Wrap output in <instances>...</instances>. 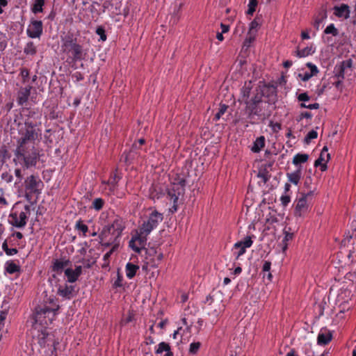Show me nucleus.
Listing matches in <instances>:
<instances>
[{"label": "nucleus", "instance_id": "nucleus-64", "mask_svg": "<svg viewBox=\"0 0 356 356\" xmlns=\"http://www.w3.org/2000/svg\"><path fill=\"white\" fill-rule=\"evenodd\" d=\"M304 349H305V356H314V352L311 349L310 346L305 345Z\"/></svg>", "mask_w": 356, "mask_h": 356}, {"label": "nucleus", "instance_id": "nucleus-11", "mask_svg": "<svg viewBox=\"0 0 356 356\" xmlns=\"http://www.w3.org/2000/svg\"><path fill=\"white\" fill-rule=\"evenodd\" d=\"M43 24L40 20L31 19L26 29V34L31 38H39L42 34Z\"/></svg>", "mask_w": 356, "mask_h": 356}, {"label": "nucleus", "instance_id": "nucleus-9", "mask_svg": "<svg viewBox=\"0 0 356 356\" xmlns=\"http://www.w3.org/2000/svg\"><path fill=\"white\" fill-rule=\"evenodd\" d=\"M149 234H142L139 231L135 236L132 237L129 241V246L134 251L140 253L143 249H145L147 243V236Z\"/></svg>", "mask_w": 356, "mask_h": 356}, {"label": "nucleus", "instance_id": "nucleus-59", "mask_svg": "<svg viewBox=\"0 0 356 356\" xmlns=\"http://www.w3.org/2000/svg\"><path fill=\"white\" fill-rule=\"evenodd\" d=\"M269 127H271L272 130L274 132H277L282 129V125L279 122H273V121H270L269 123Z\"/></svg>", "mask_w": 356, "mask_h": 356}, {"label": "nucleus", "instance_id": "nucleus-62", "mask_svg": "<svg viewBox=\"0 0 356 356\" xmlns=\"http://www.w3.org/2000/svg\"><path fill=\"white\" fill-rule=\"evenodd\" d=\"M280 201L284 207H286L291 202V197L289 195H285L280 197Z\"/></svg>", "mask_w": 356, "mask_h": 356}, {"label": "nucleus", "instance_id": "nucleus-28", "mask_svg": "<svg viewBox=\"0 0 356 356\" xmlns=\"http://www.w3.org/2000/svg\"><path fill=\"white\" fill-rule=\"evenodd\" d=\"M264 97L261 91L257 87L255 90L254 97L251 99H245V104L254 103V104H262V97Z\"/></svg>", "mask_w": 356, "mask_h": 356}, {"label": "nucleus", "instance_id": "nucleus-30", "mask_svg": "<svg viewBox=\"0 0 356 356\" xmlns=\"http://www.w3.org/2000/svg\"><path fill=\"white\" fill-rule=\"evenodd\" d=\"M252 88V83L251 81L245 82L244 86L242 87L241 93L242 95V99L244 102L245 99H248Z\"/></svg>", "mask_w": 356, "mask_h": 356}, {"label": "nucleus", "instance_id": "nucleus-25", "mask_svg": "<svg viewBox=\"0 0 356 356\" xmlns=\"http://www.w3.org/2000/svg\"><path fill=\"white\" fill-rule=\"evenodd\" d=\"M139 270L138 265L134 264L133 263L128 262L125 266L126 275L129 279H132Z\"/></svg>", "mask_w": 356, "mask_h": 356}, {"label": "nucleus", "instance_id": "nucleus-19", "mask_svg": "<svg viewBox=\"0 0 356 356\" xmlns=\"http://www.w3.org/2000/svg\"><path fill=\"white\" fill-rule=\"evenodd\" d=\"M334 14L338 17L348 19L350 17L349 6L347 4H341L340 6L334 7Z\"/></svg>", "mask_w": 356, "mask_h": 356}, {"label": "nucleus", "instance_id": "nucleus-24", "mask_svg": "<svg viewBox=\"0 0 356 356\" xmlns=\"http://www.w3.org/2000/svg\"><path fill=\"white\" fill-rule=\"evenodd\" d=\"M266 139L264 136L258 137L253 143L251 150L254 153L259 152L264 147Z\"/></svg>", "mask_w": 356, "mask_h": 356}, {"label": "nucleus", "instance_id": "nucleus-33", "mask_svg": "<svg viewBox=\"0 0 356 356\" xmlns=\"http://www.w3.org/2000/svg\"><path fill=\"white\" fill-rule=\"evenodd\" d=\"M252 243L253 241L252 240V236H247L246 237L244 238L243 240L236 242L234 244V248L235 249H238V247L242 245L243 246V248H248L252 245Z\"/></svg>", "mask_w": 356, "mask_h": 356}, {"label": "nucleus", "instance_id": "nucleus-42", "mask_svg": "<svg viewBox=\"0 0 356 356\" xmlns=\"http://www.w3.org/2000/svg\"><path fill=\"white\" fill-rule=\"evenodd\" d=\"M261 24L259 21V17H257L254 20H252L250 24L249 28V33L253 34L257 33V29L259 28Z\"/></svg>", "mask_w": 356, "mask_h": 356}, {"label": "nucleus", "instance_id": "nucleus-2", "mask_svg": "<svg viewBox=\"0 0 356 356\" xmlns=\"http://www.w3.org/2000/svg\"><path fill=\"white\" fill-rule=\"evenodd\" d=\"M58 309L59 305L49 307L46 305L35 308L33 315V327L38 331V342L41 347L46 346L47 339L49 336L47 328L54 320Z\"/></svg>", "mask_w": 356, "mask_h": 356}, {"label": "nucleus", "instance_id": "nucleus-57", "mask_svg": "<svg viewBox=\"0 0 356 356\" xmlns=\"http://www.w3.org/2000/svg\"><path fill=\"white\" fill-rule=\"evenodd\" d=\"M113 245H114L113 246V248L104 255L103 259L104 261H108L109 260V258L111 257V254L118 246V243H114Z\"/></svg>", "mask_w": 356, "mask_h": 356}, {"label": "nucleus", "instance_id": "nucleus-52", "mask_svg": "<svg viewBox=\"0 0 356 356\" xmlns=\"http://www.w3.org/2000/svg\"><path fill=\"white\" fill-rule=\"evenodd\" d=\"M96 33L99 35L101 40L106 41V34L105 32V29L102 26H98L96 29Z\"/></svg>", "mask_w": 356, "mask_h": 356}, {"label": "nucleus", "instance_id": "nucleus-49", "mask_svg": "<svg viewBox=\"0 0 356 356\" xmlns=\"http://www.w3.org/2000/svg\"><path fill=\"white\" fill-rule=\"evenodd\" d=\"M227 108L228 106L225 104L220 105V107L217 113L215 115L213 120L216 121L219 120L221 116L226 112Z\"/></svg>", "mask_w": 356, "mask_h": 356}, {"label": "nucleus", "instance_id": "nucleus-5", "mask_svg": "<svg viewBox=\"0 0 356 356\" xmlns=\"http://www.w3.org/2000/svg\"><path fill=\"white\" fill-rule=\"evenodd\" d=\"M313 192L309 191L307 193H301L299 197H297L295 203L294 214L296 216H305L309 209V201L312 200Z\"/></svg>", "mask_w": 356, "mask_h": 356}, {"label": "nucleus", "instance_id": "nucleus-38", "mask_svg": "<svg viewBox=\"0 0 356 356\" xmlns=\"http://www.w3.org/2000/svg\"><path fill=\"white\" fill-rule=\"evenodd\" d=\"M105 204V201L101 197L95 198L93 200L91 208L96 211H100Z\"/></svg>", "mask_w": 356, "mask_h": 356}, {"label": "nucleus", "instance_id": "nucleus-4", "mask_svg": "<svg viewBox=\"0 0 356 356\" xmlns=\"http://www.w3.org/2000/svg\"><path fill=\"white\" fill-rule=\"evenodd\" d=\"M149 213L144 216L143 223L139 227L142 234H149L163 220V214L156 209L149 208Z\"/></svg>", "mask_w": 356, "mask_h": 356}, {"label": "nucleus", "instance_id": "nucleus-21", "mask_svg": "<svg viewBox=\"0 0 356 356\" xmlns=\"http://www.w3.org/2000/svg\"><path fill=\"white\" fill-rule=\"evenodd\" d=\"M332 334L330 332L321 330L317 337V342L319 345H327L332 340Z\"/></svg>", "mask_w": 356, "mask_h": 356}, {"label": "nucleus", "instance_id": "nucleus-15", "mask_svg": "<svg viewBox=\"0 0 356 356\" xmlns=\"http://www.w3.org/2000/svg\"><path fill=\"white\" fill-rule=\"evenodd\" d=\"M186 180L184 177L177 175L172 182V186L168 191H172V193L181 195L185 191Z\"/></svg>", "mask_w": 356, "mask_h": 356}, {"label": "nucleus", "instance_id": "nucleus-35", "mask_svg": "<svg viewBox=\"0 0 356 356\" xmlns=\"http://www.w3.org/2000/svg\"><path fill=\"white\" fill-rule=\"evenodd\" d=\"M284 236L282 241V243H283V250L284 251L287 248V242L289 241H291L293 238V234L291 232V228H284Z\"/></svg>", "mask_w": 356, "mask_h": 356}, {"label": "nucleus", "instance_id": "nucleus-63", "mask_svg": "<svg viewBox=\"0 0 356 356\" xmlns=\"http://www.w3.org/2000/svg\"><path fill=\"white\" fill-rule=\"evenodd\" d=\"M271 263L268 261H265L263 266H262V271L264 273L269 272L270 270Z\"/></svg>", "mask_w": 356, "mask_h": 356}, {"label": "nucleus", "instance_id": "nucleus-17", "mask_svg": "<svg viewBox=\"0 0 356 356\" xmlns=\"http://www.w3.org/2000/svg\"><path fill=\"white\" fill-rule=\"evenodd\" d=\"M74 292V286L72 285L65 284L64 286H60L58 289V293L66 298L71 299L73 296V293Z\"/></svg>", "mask_w": 356, "mask_h": 356}, {"label": "nucleus", "instance_id": "nucleus-50", "mask_svg": "<svg viewBox=\"0 0 356 356\" xmlns=\"http://www.w3.org/2000/svg\"><path fill=\"white\" fill-rule=\"evenodd\" d=\"M306 66L310 70L309 73L312 76H316L318 74L319 70L316 65H314V63L308 62L306 63Z\"/></svg>", "mask_w": 356, "mask_h": 356}, {"label": "nucleus", "instance_id": "nucleus-46", "mask_svg": "<svg viewBox=\"0 0 356 356\" xmlns=\"http://www.w3.org/2000/svg\"><path fill=\"white\" fill-rule=\"evenodd\" d=\"M257 4L258 0H250L248 5V9L246 12L247 15H252L256 10Z\"/></svg>", "mask_w": 356, "mask_h": 356}, {"label": "nucleus", "instance_id": "nucleus-27", "mask_svg": "<svg viewBox=\"0 0 356 356\" xmlns=\"http://www.w3.org/2000/svg\"><path fill=\"white\" fill-rule=\"evenodd\" d=\"M286 176L289 181L294 185H298L301 178V169L299 168L296 171L287 173Z\"/></svg>", "mask_w": 356, "mask_h": 356}, {"label": "nucleus", "instance_id": "nucleus-23", "mask_svg": "<svg viewBox=\"0 0 356 356\" xmlns=\"http://www.w3.org/2000/svg\"><path fill=\"white\" fill-rule=\"evenodd\" d=\"M141 146H140L138 143H134L133 145H132V148H131V150L127 153V154H125L124 153L122 155V158L121 159L122 160H124V161L127 163V164H130L132 163V160L134 159V149H140Z\"/></svg>", "mask_w": 356, "mask_h": 356}, {"label": "nucleus", "instance_id": "nucleus-61", "mask_svg": "<svg viewBox=\"0 0 356 356\" xmlns=\"http://www.w3.org/2000/svg\"><path fill=\"white\" fill-rule=\"evenodd\" d=\"M340 67L341 72H343L346 68H350L352 67V60L349 59L343 61Z\"/></svg>", "mask_w": 356, "mask_h": 356}, {"label": "nucleus", "instance_id": "nucleus-29", "mask_svg": "<svg viewBox=\"0 0 356 356\" xmlns=\"http://www.w3.org/2000/svg\"><path fill=\"white\" fill-rule=\"evenodd\" d=\"M24 53L26 56H33L37 54V47L33 41L28 42L24 48Z\"/></svg>", "mask_w": 356, "mask_h": 356}, {"label": "nucleus", "instance_id": "nucleus-3", "mask_svg": "<svg viewBox=\"0 0 356 356\" xmlns=\"http://www.w3.org/2000/svg\"><path fill=\"white\" fill-rule=\"evenodd\" d=\"M124 228L125 222L123 219L118 216H113L108 224L104 225L99 234L102 245L109 247L115 243Z\"/></svg>", "mask_w": 356, "mask_h": 356}, {"label": "nucleus", "instance_id": "nucleus-26", "mask_svg": "<svg viewBox=\"0 0 356 356\" xmlns=\"http://www.w3.org/2000/svg\"><path fill=\"white\" fill-rule=\"evenodd\" d=\"M163 195V190L159 186L153 185L149 188V197L154 200H159Z\"/></svg>", "mask_w": 356, "mask_h": 356}, {"label": "nucleus", "instance_id": "nucleus-7", "mask_svg": "<svg viewBox=\"0 0 356 356\" xmlns=\"http://www.w3.org/2000/svg\"><path fill=\"white\" fill-rule=\"evenodd\" d=\"M43 186L44 184L38 175H32L25 180L26 191L31 195H40Z\"/></svg>", "mask_w": 356, "mask_h": 356}, {"label": "nucleus", "instance_id": "nucleus-13", "mask_svg": "<svg viewBox=\"0 0 356 356\" xmlns=\"http://www.w3.org/2000/svg\"><path fill=\"white\" fill-rule=\"evenodd\" d=\"M328 149L327 146H324L320 154L318 159L314 162V166H321V171H325L327 169V163L330 159V154L327 152Z\"/></svg>", "mask_w": 356, "mask_h": 356}, {"label": "nucleus", "instance_id": "nucleus-48", "mask_svg": "<svg viewBox=\"0 0 356 356\" xmlns=\"http://www.w3.org/2000/svg\"><path fill=\"white\" fill-rule=\"evenodd\" d=\"M8 45L6 34L0 31V51H3Z\"/></svg>", "mask_w": 356, "mask_h": 356}, {"label": "nucleus", "instance_id": "nucleus-10", "mask_svg": "<svg viewBox=\"0 0 356 356\" xmlns=\"http://www.w3.org/2000/svg\"><path fill=\"white\" fill-rule=\"evenodd\" d=\"M63 51L70 54V57L74 63L84 60L87 54L86 50L83 49V46L78 43Z\"/></svg>", "mask_w": 356, "mask_h": 356}, {"label": "nucleus", "instance_id": "nucleus-8", "mask_svg": "<svg viewBox=\"0 0 356 356\" xmlns=\"http://www.w3.org/2000/svg\"><path fill=\"white\" fill-rule=\"evenodd\" d=\"M26 211H21L20 213L13 212L9 215V222L13 226L17 228H22L26 226L27 223L28 216L26 213L30 211V207L26 205L24 207Z\"/></svg>", "mask_w": 356, "mask_h": 356}, {"label": "nucleus", "instance_id": "nucleus-20", "mask_svg": "<svg viewBox=\"0 0 356 356\" xmlns=\"http://www.w3.org/2000/svg\"><path fill=\"white\" fill-rule=\"evenodd\" d=\"M327 11L325 8H321L318 10L316 15L314 17L313 26L318 31L321 24L327 18Z\"/></svg>", "mask_w": 356, "mask_h": 356}, {"label": "nucleus", "instance_id": "nucleus-56", "mask_svg": "<svg viewBox=\"0 0 356 356\" xmlns=\"http://www.w3.org/2000/svg\"><path fill=\"white\" fill-rule=\"evenodd\" d=\"M122 282H123V277L120 274V273H118L117 279L113 283V287H115V288L122 287L123 286Z\"/></svg>", "mask_w": 356, "mask_h": 356}, {"label": "nucleus", "instance_id": "nucleus-6", "mask_svg": "<svg viewBox=\"0 0 356 356\" xmlns=\"http://www.w3.org/2000/svg\"><path fill=\"white\" fill-rule=\"evenodd\" d=\"M246 113L252 124L259 121L265 120L269 114H267L262 108L261 104H254V103H248L246 104Z\"/></svg>", "mask_w": 356, "mask_h": 356}, {"label": "nucleus", "instance_id": "nucleus-51", "mask_svg": "<svg viewBox=\"0 0 356 356\" xmlns=\"http://www.w3.org/2000/svg\"><path fill=\"white\" fill-rule=\"evenodd\" d=\"M19 75L22 77V82L25 83L28 81L29 79V70L27 68L22 67L20 69Z\"/></svg>", "mask_w": 356, "mask_h": 356}, {"label": "nucleus", "instance_id": "nucleus-32", "mask_svg": "<svg viewBox=\"0 0 356 356\" xmlns=\"http://www.w3.org/2000/svg\"><path fill=\"white\" fill-rule=\"evenodd\" d=\"M44 3L45 0H35L31 8V12L34 14L42 13Z\"/></svg>", "mask_w": 356, "mask_h": 356}, {"label": "nucleus", "instance_id": "nucleus-60", "mask_svg": "<svg viewBox=\"0 0 356 356\" xmlns=\"http://www.w3.org/2000/svg\"><path fill=\"white\" fill-rule=\"evenodd\" d=\"M0 191L1 193V195H0V209L7 207L8 205V202L7 200L3 196V190L2 188H0Z\"/></svg>", "mask_w": 356, "mask_h": 356}, {"label": "nucleus", "instance_id": "nucleus-45", "mask_svg": "<svg viewBox=\"0 0 356 356\" xmlns=\"http://www.w3.org/2000/svg\"><path fill=\"white\" fill-rule=\"evenodd\" d=\"M325 305L326 302L324 300H322L320 302H316L314 309L316 311L319 316L323 315Z\"/></svg>", "mask_w": 356, "mask_h": 356}, {"label": "nucleus", "instance_id": "nucleus-34", "mask_svg": "<svg viewBox=\"0 0 356 356\" xmlns=\"http://www.w3.org/2000/svg\"><path fill=\"white\" fill-rule=\"evenodd\" d=\"M168 195L169 196L171 201H172L173 205L170 209V211L172 213H175L178 209V200L180 195H178L177 194L172 193V191H168Z\"/></svg>", "mask_w": 356, "mask_h": 356}, {"label": "nucleus", "instance_id": "nucleus-1", "mask_svg": "<svg viewBox=\"0 0 356 356\" xmlns=\"http://www.w3.org/2000/svg\"><path fill=\"white\" fill-rule=\"evenodd\" d=\"M23 122L19 124L17 146L13 161L24 168L35 166L40 158L38 144L42 140V112L38 108H23Z\"/></svg>", "mask_w": 356, "mask_h": 356}, {"label": "nucleus", "instance_id": "nucleus-31", "mask_svg": "<svg viewBox=\"0 0 356 356\" xmlns=\"http://www.w3.org/2000/svg\"><path fill=\"white\" fill-rule=\"evenodd\" d=\"M315 52V48L312 46L306 47L302 49L296 51V56L299 58H305L312 55Z\"/></svg>", "mask_w": 356, "mask_h": 356}, {"label": "nucleus", "instance_id": "nucleus-14", "mask_svg": "<svg viewBox=\"0 0 356 356\" xmlns=\"http://www.w3.org/2000/svg\"><path fill=\"white\" fill-rule=\"evenodd\" d=\"M31 89V86H26L19 88L17 95V102L18 105L24 106L26 104L30 97Z\"/></svg>", "mask_w": 356, "mask_h": 356}, {"label": "nucleus", "instance_id": "nucleus-18", "mask_svg": "<svg viewBox=\"0 0 356 356\" xmlns=\"http://www.w3.org/2000/svg\"><path fill=\"white\" fill-rule=\"evenodd\" d=\"M77 43L76 38H74L73 34L67 33L64 38H62V49L63 51L67 50L68 48L72 47Z\"/></svg>", "mask_w": 356, "mask_h": 356}, {"label": "nucleus", "instance_id": "nucleus-12", "mask_svg": "<svg viewBox=\"0 0 356 356\" xmlns=\"http://www.w3.org/2000/svg\"><path fill=\"white\" fill-rule=\"evenodd\" d=\"M120 177L116 174H112L107 181L103 180L101 182V188L107 195H111L117 188Z\"/></svg>", "mask_w": 356, "mask_h": 356}, {"label": "nucleus", "instance_id": "nucleus-37", "mask_svg": "<svg viewBox=\"0 0 356 356\" xmlns=\"http://www.w3.org/2000/svg\"><path fill=\"white\" fill-rule=\"evenodd\" d=\"M68 261H60L56 259L53 265V271L61 273L63 268L67 265Z\"/></svg>", "mask_w": 356, "mask_h": 356}, {"label": "nucleus", "instance_id": "nucleus-36", "mask_svg": "<svg viewBox=\"0 0 356 356\" xmlns=\"http://www.w3.org/2000/svg\"><path fill=\"white\" fill-rule=\"evenodd\" d=\"M309 155L307 154H297L293 156V163L298 165L301 163H304L307 161Z\"/></svg>", "mask_w": 356, "mask_h": 356}, {"label": "nucleus", "instance_id": "nucleus-55", "mask_svg": "<svg viewBox=\"0 0 356 356\" xmlns=\"http://www.w3.org/2000/svg\"><path fill=\"white\" fill-rule=\"evenodd\" d=\"M1 178L2 180L5 181L6 183H10L13 179V175L8 172H3L1 175Z\"/></svg>", "mask_w": 356, "mask_h": 356}, {"label": "nucleus", "instance_id": "nucleus-53", "mask_svg": "<svg viewBox=\"0 0 356 356\" xmlns=\"http://www.w3.org/2000/svg\"><path fill=\"white\" fill-rule=\"evenodd\" d=\"M297 99L300 102H305L310 100V97L307 92H302L297 95Z\"/></svg>", "mask_w": 356, "mask_h": 356}, {"label": "nucleus", "instance_id": "nucleus-40", "mask_svg": "<svg viewBox=\"0 0 356 356\" xmlns=\"http://www.w3.org/2000/svg\"><path fill=\"white\" fill-rule=\"evenodd\" d=\"M202 343L200 341H193L189 345L188 353L190 355H196Z\"/></svg>", "mask_w": 356, "mask_h": 356}, {"label": "nucleus", "instance_id": "nucleus-22", "mask_svg": "<svg viewBox=\"0 0 356 356\" xmlns=\"http://www.w3.org/2000/svg\"><path fill=\"white\" fill-rule=\"evenodd\" d=\"M163 352H165L163 356H173L170 345L165 342H161L156 350V354L161 355Z\"/></svg>", "mask_w": 356, "mask_h": 356}, {"label": "nucleus", "instance_id": "nucleus-44", "mask_svg": "<svg viewBox=\"0 0 356 356\" xmlns=\"http://www.w3.org/2000/svg\"><path fill=\"white\" fill-rule=\"evenodd\" d=\"M65 275L67 277V281L70 283H73L78 280V276L75 274L74 271H73L71 268H67L65 270Z\"/></svg>", "mask_w": 356, "mask_h": 356}, {"label": "nucleus", "instance_id": "nucleus-58", "mask_svg": "<svg viewBox=\"0 0 356 356\" xmlns=\"http://www.w3.org/2000/svg\"><path fill=\"white\" fill-rule=\"evenodd\" d=\"M297 77L300 79L302 81L305 82L309 80L312 77V76L309 72H306L303 74L299 73Z\"/></svg>", "mask_w": 356, "mask_h": 356}, {"label": "nucleus", "instance_id": "nucleus-47", "mask_svg": "<svg viewBox=\"0 0 356 356\" xmlns=\"http://www.w3.org/2000/svg\"><path fill=\"white\" fill-rule=\"evenodd\" d=\"M325 34H331L333 36H337L339 35V31L335 27L334 24H329L324 30Z\"/></svg>", "mask_w": 356, "mask_h": 356}, {"label": "nucleus", "instance_id": "nucleus-54", "mask_svg": "<svg viewBox=\"0 0 356 356\" xmlns=\"http://www.w3.org/2000/svg\"><path fill=\"white\" fill-rule=\"evenodd\" d=\"M318 136V133L315 130H312L308 132L305 137V141L309 143L311 140L316 138Z\"/></svg>", "mask_w": 356, "mask_h": 356}, {"label": "nucleus", "instance_id": "nucleus-41", "mask_svg": "<svg viewBox=\"0 0 356 356\" xmlns=\"http://www.w3.org/2000/svg\"><path fill=\"white\" fill-rule=\"evenodd\" d=\"M75 229L82 232L83 236H86V233L88 231V227L85 225L81 220L76 221L75 225Z\"/></svg>", "mask_w": 356, "mask_h": 356}, {"label": "nucleus", "instance_id": "nucleus-16", "mask_svg": "<svg viewBox=\"0 0 356 356\" xmlns=\"http://www.w3.org/2000/svg\"><path fill=\"white\" fill-rule=\"evenodd\" d=\"M264 96L267 97H273L277 96V88L272 84H264L258 87Z\"/></svg>", "mask_w": 356, "mask_h": 356}, {"label": "nucleus", "instance_id": "nucleus-39", "mask_svg": "<svg viewBox=\"0 0 356 356\" xmlns=\"http://www.w3.org/2000/svg\"><path fill=\"white\" fill-rule=\"evenodd\" d=\"M19 270H20L19 266L13 261L7 262L6 264V270L9 274L15 273L17 272H19Z\"/></svg>", "mask_w": 356, "mask_h": 356}, {"label": "nucleus", "instance_id": "nucleus-43", "mask_svg": "<svg viewBox=\"0 0 356 356\" xmlns=\"http://www.w3.org/2000/svg\"><path fill=\"white\" fill-rule=\"evenodd\" d=\"M258 177L261 178L264 183L266 184L270 178V175L266 168H261L259 171Z\"/></svg>", "mask_w": 356, "mask_h": 356}]
</instances>
